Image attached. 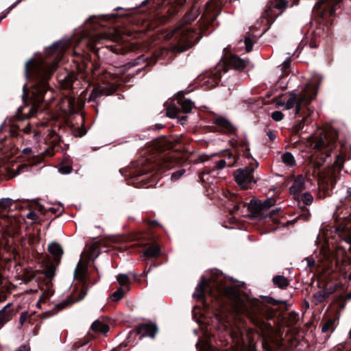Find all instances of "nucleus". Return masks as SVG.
<instances>
[{"instance_id": "obj_1", "label": "nucleus", "mask_w": 351, "mask_h": 351, "mask_svg": "<svg viewBox=\"0 0 351 351\" xmlns=\"http://www.w3.org/2000/svg\"><path fill=\"white\" fill-rule=\"evenodd\" d=\"M193 295L206 309L230 310L236 316H245L261 330L271 327L263 318L265 312L258 300L245 302L238 291L226 286L223 280L202 276Z\"/></svg>"}, {"instance_id": "obj_2", "label": "nucleus", "mask_w": 351, "mask_h": 351, "mask_svg": "<svg viewBox=\"0 0 351 351\" xmlns=\"http://www.w3.org/2000/svg\"><path fill=\"white\" fill-rule=\"evenodd\" d=\"M72 62L75 70L71 71L66 70L58 75L61 89L68 92L66 97L69 107L74 106L75 97L78 95L79 90L82 88V80L88 84V86H93L88 101H95L98 97L111 95L116 91L117 86L114 83L108 84L104 81L102 84L93 83V80L97 77V71L100 65L92 61L90 53L86 51L85 49L81 48L80 44H77L73 49Z\"/></svg>"}, {"instance_id": "obj_3", "label": "nucleus", "mask_w": 351, "mask_h": 351, "mask_svg": "<svg viewBox=\"0 0 351 351\" xmlns=\"http://www.w3.org/2000/svg\"><path fill=\"white\" fill-rule=\"evenodd\" d=\"M52 73L49 66L42 60L32 58L26 62L25 76L32 85L30 90L26 84L23 86L22 99L24 105L18 109L19 120L35 117L39 112H43L45 108V96L50 90L48 81Z\"/></svg>"}, {"instance_id": "obj_4", "label": "nucleus", "mask_w": 351, "mask_h": 351, "mask_svg": "<svg viewBox=\"0 0 351 351\" xmlns=\"http://www.w3.org/2000/svg\"><path fill=\"white\" fill-rule=\"evenodd\" d=\"M343 3L344 0H319L315 3L313 14L317 19L318 25L310 35L311 48H317L322 40L329 36V26L332 25L337 16L336 10Z\"/></svg>"}, {"instance_id": "obj_5", "label": "nucleus", "mask_w": 351, "mask_h": 351, "mask_svg": "<svg viewBox=\"0 0 351 351\" xmlns=\"http://www.w3.org/2000/svg\"><path fill=\"white\" fill-rule=\"evenodd\" d=\"M88 265L87 263H83L82 260H80L78 262L75 271H74V278L75 280H78L81 284L82 288L79 294L78 298L76 300H73L71 298H68L66 300H64L57 304H56L53 309L51 311H47L42 313L41 318L42 319H47L55 315H56L59 311L64 309L67 306H71L75 302H79L83 300L86 295L87 294L88 291Z\"/></svg>"}, {"instance_id": "obj_6", "label": "nucleus", "mask_w": 351, "mask_h": 351, "mask_svg": "<svg viewBox=\"0 0 351 351\" xmlns=\"http://www.w3.org/2000/svg\"><path fill=\"white\" fill-rule=\"evenodd\" d=\"M133 240L136 241V245L145 249L143 255L145 260L152 261L149 268H147V263H146L145 271L140 276L141 277L145 276L152 270V267H156L158 265L156 263V260L161 256L160 246L155 237L147 232L135 234Z\"/></svg>"}, {"instance_id": "obj_7", "label": "nucleus", "mask_w": 351, "mask_h": 351, "mask_svg": "<svg viewBox=\"0 0 351 351\" xmlns=\"http://www.w3.org/2000/svg\"><path fill=\"white\" fill-rule=\"evenodd\" d=\"M223 156L225 159L213 161L209 165L204 167L199 176L202 182L213 183V180H210V177L215 179L219 175V170L226 166H234L240 158L239 154H233L228 149L223 152Z\"/></svg>"}, {"instance_id": "obj_8", "label": "nucleus", "mask_w": 351, "mask_h": 351, "mask_svg": "<svg viewBox=\"0 0 351 351\" xmlns=\"http://www.w3.org/2000/svg\"><path fill=\"white\" fill-rule=\"evenodd\" d=\"M190 91L188 88L184 91L178 92L176 97L179 106L172 105L167 109V115L170 118H177L178 122L182 125L186 123L188 118L183 114L190 112L194 108L193 102L184 97V95L189 93Z\"/></svg>"}, {"instance_id": "obj_9", "label": "nucleus", "mask_w": 351, "mask_h": 351, "mask_svg": "<svg viewBox=\"0 0 351 351\" xmlns=\"http://www.w3.org/2000/svg\"><path fill=\"white\" fill-rule=\"evenodd\" d=\"M317 87L312 88H306L304 93L300 96L295 93H292L289 98L286 101L278 102L279 106H286L287 109H291L295 106V114H300L302 110V106H308L311 101L315 99L317 90Z\"/></svg>"}, {"instance_id": "obj_10", "label": "nucleus", "mask_w": 351, "mask_h": 351, "mask_svg": "<svg viewBox=\"0 0 351 351\" xmlns=\"http://www.w3.org/2000/svg\"><path fill=\"white\" fill-rule=\"evenodd\" d=\"M83 34V40L80 43L86 47L85 51L94 53L99 60L104 59L112 52L108 46H99L103 39L100 35H94L86 39L88 36V34L84 32Z\"/></svg>"}, {"instance_id": "obj_11", "label": "nucleus", "mask_w": 351, "mask_h": 351, "mask_svg": "<svg viewBox=\"0 0 351 351\" xmlns=\"http://www.w3.org/2000/svg\"><path fill=\"white\" fill-rule=\"evenodd\" d=\"M309 142L314 149L322 152L327 157L330 156V153L337 147V138L326 132L320 133L319 136L311 137Z\"/></svg>"}, {"instance_id": "obj_12", "label": "nucleus", "mask_w": 351, "mask_h": 351, "mask_svg": "<svg viewBox=\"0 0 351 351\" xmlns=\"http://www.w3.org/2000/svg\"><path fill=\"white\" fill-rule=\"evenodd\" d=\"M250 166L237 169L234 172V180L243 190L252 188L256 182L254 177V171L258 167V162L256 160Z\"/></svg>"}, {"instance_id": "obj_13", "label": "nucleus", "mask_w": 351, "mask_h": 351, "mask_svg": "<svg viewBox=\"0 0 351 351\" xmlns=\"http://www.w3.org/2000/svg\"><path fill=\"white\" fill-rule=\"evenodd\" d=\"M20 132H23L22 136L23 139L29 141L31 143H38L40 137V132L34 128L29 123L23 128H21L18 125H13L9 128V133L12 137L20 136Z\"/></svg>"}, {"instance_id": "obj_14", "label": "nucleus", "mask_w": 351, "mask_h": 351, "mask_svg": "<svg viewBox=\"0 0 351 351\" xmlns=\"http://www.w3.org/2000/svg\"><path fill=\"white\" fill-rule=\"evenodd\" d=\"M211 131L228 136L236 135L237 128L226 118L220 116L215 119V125L211 126Z\"/></svg>"}, {"instance_id": "obj_15", "label": "nucleus", "mask_w": 351, "mask_h": 351, "mask_svg": "<svg viewBox=\"0 0 351 351\" xmlns=\"http://www.w3.org/2000/svg\"><path fill=\"white\" fill-rule=\"evenodd\" d=\"M242 204L243 207L247 206V210L250 213L252 218L264 219L266 215L264 214V210L261 200L252 199L250 203L243 202L242 200L239 201L237 209L239 208L240 204Z\"/></svg>"}, {"instance_id": "obj_16", "label": "nucleus", "mask_w": 351, "mask_h": 351, "mask_svg": "<svg viewBox=\"0 0 351 351\" xmlns=\"http://www.w3.org/2000/svg\"><path fill=\"white\" fill-rule=\"evenodd\" d=\"M288 2L285 0H280L276 3L270 2L269 5H267L265 10V14L267 18V21L269 23H272L275 19L282 13L280 12L278 14L275 13V10H282L287 7Z\"/></svg>"}, {"instance_id": "obj_17", "label": "nucleus", "mask_w": 351, "mask_h": 351, "mask_svg": "<svg viewBox=\"0 0 351 351\" xmlns=\"http://www.w3.org/2000/svg\"><path fill=\"white\" fill-rule=\"evenodd\" d=\"M221 71H217L215 72L207 73L200 77V81L202 86H206V88L211 89L219 85L221 74Z\"/></svg>"}, {"instance_id": "obj_18", "label": "nucleus", "mask_w": 351, "mask_h": 351, "mask_svg": "<svg viewBox=\"0 0 351 351\" xmlns=\"http://www.w3.org/2000/svg\"><path fill=\"white\" fill-rule=\"evenodd\" d=\"M134 331L139 335L141 337H149L154 339L158 332V328L156 324L152 322L143 323L137 326Z\"/></svg>"}, {"instance_id": "obj_19", "label": "nucleus", "mask_w": 351, "mask_h": 351, "mask_svg": "<svg viewBox=\"0 0 351 351\" xmlns=\"http://www.w3.org/2000/svg\"><path fill=\"white\" fill-rule=\"evenodd\" d=\"M249 63V60L241 59L238 56L232 53L228 56L225 60L227 66L239 71H244Z\"/></svg>"}, {"instance_id": "obj_20", "label": "nucleus", "mask_w": 351, "mask_h": 351, "mask_svg": "<svg viewBox=\"0 0 351 351\" xmlns=\"http://www.w3.org/2000/svg\"><path fill=\"white\" fill-rule=\"evenodd\" d=\"M68 44L63 41L54 43L51 46L46 49L47 56H55L56 58H60L66 51Z\"/></svg>"}, {"instance_id": "obj_21", "label": "nucleus", "mask_w": 351, "mask_h": 351, "mask_svg": "<svg viewBox=\"0 0 351 351\" xmlns=\"http://www.w3.org/2000/svg\"><path fill=\"white\" fill-rule=\"evenodd\" d=\"M304 189V178L302 175H298L295 178L292 186L289 188V193L295 196H298Z\"/></svg>"}, {"instance_id": "obj_22", "label": "nucleus", "mask_w": 351, "mask_h": 351, "mask_svg": "<svg viewBox=\"0 0 351 351\" xmlns=\"http://www.w3.org/2000/svg\"><path fill=\"white\" fill-rule=\"evenodd\" d=\"M237 151V154L240 152L243 153V156L247 158L252 159L255 161L256 160L252 157L250 152V145L249 142L246 140H241L239 142H235V144L232 145Z\"/></svg>"}, {"instance_id": "obj_23", "label": "nucleus", "mask_w": 351, "mask_h": 351, "mask_svg": "<svg viewBox=\"0 0 351 351\" xmlns=\"http://www.w3.org/2000/svg\"><path fill=\"white\" fill-rule=\"evenodd\" d=\"M49 252L54 257L56 263H60L63 254V249L58 242H51L48 245Z\"/></svg>"}, {"instance_id": "obj_24", "label": "nucleus", "mask_w": 351, "mask_h": 351, "mask_svg": "<svg viewBox=\"0 0 351 351\" xmlns=\"http://www.w3.org/2000/svg\"><path fill=\"white\" fill-rule=\"evenodd\" d=\"M12 305V303H9L0 310V329L12 318L13 310L11 308Z\"/></svg>"}, {"instance_id": "obj_25", "label": "nucleus", "mask_w": 351, "mask_h": 351, "mask_svg": "<svg viewBox=\"0 0 351 351\" xmlns=\"http://www.w3.org/2000/svg\"><path fill=\"white\" fill-rule=\"evenodd\" d=\"M200 12L199 10L193 5L190 10H189L183 16L182 23L183 25L191 24L194 21L196 18L199 16Z\"/></svg>"}, {"instance_id": "obj_26", "label": "nucleus", "mask_w": 351, "mask_h": 351, "mask_svg": "<svg viewBox=\"0 0 351 351\" xmlns=\"http://www.w3.org/2000/svg\"><path fill=\"white\" fill-rule=\"evenodd\" d=\"M335 161L332 165L333 171L340 172L343 168L344 162L346 160V153L341 151L339 154L335 156Z\"/></svg>"}, {"instance_id": "obj_27", "label": "nucleus", "mask_w": 351, "mask_h": 351, "mask_svg": "<svg viewBox=\"0 0 351 351\" xmlns=\"http://www.w3.org/2000/svg\"><path fill=\"white\" fill-rule=\"evenodd\" d=\"M47 134L45 141L52 145H60L61 138L60 135L53 129H47Z\"/></svg>"}, {"instance_id": "obj_28", "label": "nucleus", "mask_w": 351, "mask_h": 351, "mask_svg": "<svg viewBox=\"0 0 351 351\" xmlns=\"http://www.w3.org/2000/svg\"><path fill=\"white\" fill-rule=\"evenodd\" d=\"M274 285L281 289H285L289 285V280L282 275H276L272 279Z\"/></svg>"}, {"instance_id": "obj_29", "label": "nucleus", "mask_w": 351, "mask_h": 351, "mask_svg": "<svg viewBox=\"0 0 351 351\" xmlns=\"http://www.w3.org/2000/svg\"><path fill=\"white\" fill-rule=\"evenodd\" d=\"M301 213L298 215L294 219L291 221L292 223H295L300 219L303 220L304 221H308L311 217V213L309 210L305 206H302L300 207Z\"/></svg>"}, {"instance_id": "obj_30", "label": "nucleus", "mask_w": 351, "mask_h": 351, "mask_svg": "<svg viewBox=\"0 0 351 351\" xmlns=\"http://www.w3.org/2000/svg\"><path fill=\"white\" fill-rule=\"evenodd\" d=\"M160 23V21L158 19H155L153 21H144L143 23L142 31H152L158 27Z\"/></svg>"}, {"instance_id": "obj_31", "label": "nucleus", "mask_w": 351, "mask_h": 351, "mask_svg": "<svg viewBox=\"0 0 351 351\" xmlns=\"http://www.w3.org/2000/svg\"><path fill=\"white\" fill-rule=\"evenodd\" d=\"M338 322L337 318H330L323 324L322 331V332H333L335 329L336 322Z\"/></svg>"}, {"instance_id": "obj_32", "label": "nucleus", "mask_w": 351, "mask_h": 351, "mask_svg": "<svg viewBox=\"0 0 351 351\" xmlns=\"http://www.w3.org/2000/svg\"><path fill=\"white\" fill-rule=\"evenodd\" d=\"M313 302L317 305L324 302L328 298V295L324 290L319 291L313 294Z\"/></svg>"}, {"instance_id": "obj_33", "label": "nucleus", "mask_w": 351, "mask_h": 351, "mask_svg": "<svg viewBox=\"0 0 351 351\" xmlns=\"http://www.w3.org/2000/svg\"><path fill=\"white\" fill-rule=\"evenodd\" d=\"M91 329L95 332H106L109 330V326L99 320H96L92 324Z\"/></svg>"}, {"instance_id": "obj_34", "label": "nucleus", "mask_w": 351, "mask_h": 351, "mask_svg": "<svg viewBox=\"0 0 351 351\" xmlns=\"http://www.w3.org/2000/svg\"><path fill=\"white\" fill-rule=\"evenodd\" d=\"M320 192L323 193V197H326L330 196L331 195V192L332 188L329 185L328 182L323 181L319 186Z\"/></svg>"}, {"instance_id": "obj_35", "label": "nucleus", "mask_w": 351, "mask_h": 351, "mask_svg": "<svg viewBox=\"0 0 351 351\" xmlns=\"http://www.w3.org/2000/svg\"><path fill=\"white\" fill-rule=\"evenodd\" d=\"M282 162L287 166H294L295 165V160L293 154L291 152H285L282 156Z\"/></svg>"}, {"instance_id": "obj_36", "label": "nucleus", "mask_w": 351, "mask_h": 351, "mask_svg": "<svg viewBox=\"0 0 351 351\" xmlns=\"http://www.w3.org/2000/svg\"><path fill=\"white\" fill-rule=\"evenodd\" d=\"M14 200L10 198H3L0 199V210H12Z\"/></svg>"}, {"instance_id": "obj_37", "label": "nucleus", "mask_w": 351, "mask_h": 351, "mask_svg": "<svg viewBox=\"0 0 351 351\" xmlns=\"http://www.w3.org/2000/svg\"><path fill=\"white\" fill-rule=\"evenodd\" d=\"M219 117V115L214 112H208L203 115H201V119L206 123H210L215 125V119Z\"/></svg>"}, {"instance_id": "obj_38", "label": "nucleus", "mask_w": 351, "mask_h": 351, "mask_svg": "<svg viewBox=\"0 0 351 351\" xmlns=\"http://www.w3.org/2000/svg\"><path fill=\"white\" fill-rule=\"evenodd\" d=\"M346 298L343 295L335 296L333 299L332 302L336 304L340 310L345 308L346 304Z\"/></svg>"}, {"instance_id": "obj_39", "label": "nucleus", "mask_w": 351, "mask_h": 351, "mask_svg": "<svg viewBox=\"0 0 351 351\" xmlns=\"http://www.w3.org/2000/svg\"><path fill=\"white\" fill-rule=\"evenodd\" d=\"M125 293V291L123 288L119 287L116 291H114L110 296L111 299L114 302L119 301L122 299Z\"/></svg>"}, {"instance_id": "obj_40", "label": "nucleus", "mask_w": 351, "mask_h": 351, "mask_svg": "<svg viewBox=\"0 0 351 351\" xmlns=\"http://www.w3.org/2000/svg\"><path fill=\"white\" fill-rule=\"evenodd\" d=\"M117 281L121 286H127V290H129L130 279L126 274H121L117 276Z\"/></svg>"}, {"instance_id": "obj_41", "label": "nucleus", "mask_w": 351, "mask_h": 351, "mask_svg": "<svg viewBox=\"0 0 351 351\" xmlns=\"http://www.w3.org/2000/svg\"><path fill=\"white\" fill-rule=\"evenodd\" d=\"M308 116L303 117L299 122L294 125V130L296 134H298L302 130L305 124L308 123Z\"/></svg>"}, {"instance_id": "obj_42", "label": "nucleus", "mask_w": 351, "mask_h": 351, "mask_svg": "<svg viewBox=\"0 0 351 351\" xmlns=\"http://www.w3.org/2000/svg\"><path fill=\"white\" fill-rule=\"evenodd\" d=\"M291 59L288 58L283 63L280 65L281 71L284 75H288L291 71Z\"/></svg>"}, {"instance_id": "obj_43", "label": "nucleus", "mask_w": 351, "mask_h": 351, "mask_svg": "<svg viewBox=\"0 0 351 351\" xmlns=\"http://www.w3.org/2000/svg\"><path fill=\"white\" fill-rule=\"evenodd\" d=\"M87 133V130L84 125V123L81 127H77L73 129V134L75 137H82Z\"/></svg>"}, {"instance_id": "obj_44", "label": "nucleus", "mask_w": 351, "mask_h": 351, "mask_svg": "<svg viewBox=\"0 0 351 351\" xmlns=\"http://www.w3.org/2000/svg\"><path fill=\"white\" fill-rule=\"evenodd\" d=\"M139 60H143L147 62L146 66H154L158 61V58L156 56H152L150 57L145 58L144 56L140 57L138 58Z\"/></svg>"}, {"instance_id": "obj_45", "label": "nucleus", "mask_w": 351, "mask_h": 351, "mask_svg": "<svg viewBox=\"0 0 351 351\" xmlns=\"http://www.w3.org/2000/svg\"><path fill=\"white\" fill-rule=\"evenodd\" d=\"M301 200L302 201L304 205H311L313 202V195L310 193H304L301 195Z\"/></svg>"}, {"instance_id": "obj_46", "label": "nucleus", "mask_w": 351, "mask_h": 351, "mask_svg": "<svg viewBox=\"0 0 351 351\" xmlns=\"http://www.w3.org/2000/svg\"><path fill=\"white\" fill-rule=\"evenodd\" d=\"M53 294V293L48 290L43 293L41 296L40 297L39 300L38 301L36 306L38 308H40V302H46L50 298V296Z\"/></svg>"}, {"instance_id": "obj_47", "label": "nucleus", "mask_w": 351, "mask_h": 351, "mask_svg": "<svg viewBox=\"0 0 351 351\" xmlns=\"http://www.w3.org/2000/svg\"><path fill=\"white\" fill-rule=\"evenodd\" d=\"M276 201L272 198H267L263 202H262V206L264 211L267 210L272 206L275 204Z\"/></svg>"}, {"instance_id": "obj_48", "label": "nucleus", "mask_w": 351, "mask_h": 351, "mask_svg": "<svg viewBox=\"0 0 351 351\" xmlns=\"http://www.w3.org/2000/svg\"><path fill=\"white\" fill-rule=\"evenodd\" d=\"M244 43L245 45V51L247 52H250L252 50L254 42L250 37H247L245 38Z\"/></svg>"}, {"instance_id": "obj_49", "label": "nucleus", "mask_w": 351, "mask_h": 351, "mask_svg": "<svg viewBox=\"0 0 351 351\" xmlns=\"http://www.w3.org/2000/svg\"><path fill=\"white\" fill-rule=\"evenodd\" d=\"M186 172V170L184 169H180V170H178L175 172H173L171 175V179L173 180H179L183 175L184 173Z\"/></svg>"}, {"instance_id": "obj_50", "label": "nucleus", "mask_w": 351, "mask_h": 351, "mask_svg": "<svg viewBox=\"0 0 351 351\" xmlns=\"http://www.w3.org/2000/svg\"><path fill=\"white\" fill-rule=\"evenodd\" d=\"M271 118L276 121H281L283 117H284V114L282 112L280 111H274L271 113Z\"/></svg>"}, {"instance_id": "obj_51", "label": "nucleus", "mask_w": 351, "mask_h": 351, "mask_svg": "<svg viewBox=\"0 0 351 351\" xmlns=\"http://www.w3.org/2000/svg\"><path fill=\"white\" fill-rule=\"evenodd\" d=\"M144 221H145V224L147 225V226L150 229L155 228L160 226L159 223L155 220H151V219H145Z\"/></svg>"}, {"instance_id": "obj_52", "label": "nucleus", "mask_w": 351, "mask_h": 351, "mask_svg": "<svg viewBox=\"0 0 351 351\" xmlns=\"http://www.w3.org/2000/svg\"><path fill=\"white\" fill-rule=\"evenodd\" d=\"M265 302L267 304H271L273 306H277L279 304H286V301L276 300H275L272 298H269V297L265 298Z\"/></svg>"}, {"instance_id": "obj_53", "label": "nucleus", "mask_w": 351, "mask_h": 351, "mask_svg": "<svg viewBox=\"0 0 351 351\" xmlns=\"http://www.w3.org/2000/svg\"><path fill=\"white\" fill-rule=\"evenodd\" d=\"M5 248L8 252H11L14 256L19 254V252L16 246L9 245L7 244Z\"/></svg>"}, {"instance_id": "obj_54", "label": "nucleus", "mask_w": 351, "mask_h": 351, "mask_svg": "<svg viewBox=\"0 0 351 351\" xmlns=\"http://www.w3.org/2000/svg\"><path fill=\"white\" fill-rule=\"evenodd\" d=\"M205 6L206 12L208 13L214 12V10L217 8V5H214L213 2L211 1L207 2Z\"/></svg>"}, {"instance_id": "obj_55", "label": "nucleus", "mask_w": 351, "mask_h": 351, "mask_svg": "<svg viewBox=\"0 0 351 351\" xmlns=\"http://www.w3.org/2000/svg\"><path fill=\"white\" fill-rule=\"evenodd\" d=\"M28 318H29L28 312H27V311L22 312L20 315V318H19L20 325L23 326L25 324V322L27 320Z\"/></svg>"}, {"instance_id": "obj_56", "label": "nucleus", "mask_w": 351, "mask_h": 351, "mask_svg": "<svg viewBox=\"0 0 351 351\" xmlns=\"http://www.w3.org/2000/svg\"><path fill=\"white\" fill-rule=\"evenodd\" d=\"M45 274L47 279L51 280L55 275V270L53 267H49L45 270Z\"/></svg>"}, {"instance_id": "obj_57", "label": "nucleus", "mask_w": 351, "mask_h": 351, "mask_svg": "<svg viewBox=\"0 0 351 351\" xmlns=\"http://www.w3.org/2000/svg\"><path fill=\"white\" fill-rule=\"evenodd\" d=\"M337 285H331L329 287H325V289H324L326 292V294L328 295V297L332 294L333 293H335L337 290Z\"/></svg>"}, {"instance_id": "obj_58", "label": "nucleus", "mask_w": 351, "mask_h": 351, "mask_svg": "<svg viewBox=\"0 0 351 351\" xmlns=\"http://www.w3.org/2000/svg\"><path fill=\"white\" fill-rule=\"evenodd\" d=\"M71 171H72V167L69 166V165L62 166L60 168V171L64 174L69 173L71 172Z\"/></svg>"}, {"instance_id": "obj_59", "label": "nucleus", "mask_w": 351, "mask_h": 351, "mask_svg": "<svg viewBox=\"0 0 351 351\" xmlns=\"http://www.w3.org/2000/svg\"><path fill=\"white\" fill-rule=\"evenodd\" d=\"M267 136L269 137V140L271 142H274L275 141V139L276 138V132L275 131L269 130L267 132Z\"/></svg>"}, {"instance_id": "obj_60", "label": "nucleus", "mask_w": 351, "mask_h": 351, "mask_svg": "<svg viewBox=\"0 0 351 351\" xmlns=\"http://www.w3.org/2000/svg\"><path fill=\"white\" fill-rule=\"evenodd\" d=\"M154 165L149 166L147 169H143L139 171V175L143 176L144 174H147L149 172L152 171L154 169Z\"/></svg>"}, {"instance_id": "obj_61", "label": "nucleus", "mask_w": 351, "mask_h": 351, "mask_svg": "<svg viewBox=\"0 0 351 351\" xmlns=\"http://www.w3.org/2000/svg\"><path fill=\"white\" fill-rule=\"evenodd\" d=\"M326 182H328L330 187L333 189L337 182L336 177L334 175H332Z\"/></svg>"}, {"instance_id": "obj_62", "label": "nucleus", "mask_w": 351, "mask_h": 351, "mask_svg": "<svg viewBox=\"0 0 351 351\" xmlns=\"http://www.w3.org/2000/svg\"><path fill=\"white\" fill-rule=\"evenodd\" d=\"M186 0H169V3H173L178 7L182 6Z\"/></svg>"}, {"instance_id": "obj_63", "label": "nucleus", "mask_w": 351, "mask_h": 351, "mask_svg": "<svg viewBox=\"0 0 351 351\" xmlns=\"http://www.w3.org/2000/svg\"><path fill=\"white\" fill-rule=\"evenodd\" d=\"M39 241L40 239L36 238V237L34 236H32L29 239V244L30 245H34L36 243H39Z\"/></svg>"}, {"instance_id": "obj_64", "label": "nucleus", "mask_w": 351, "mask_h": 351, "mask_svg": "<svg viewBox=\"0 0 351 351\" xmlns=\"http://www.w3.org/2000/svg\"><path fill=\"white\" fill-rule=\"evenodd\" d=\"M171 160V158L165 159L164 164H163L165 168L171 169L172 167V164H171L172 162Z\"/></svg>"}]
</instances>
